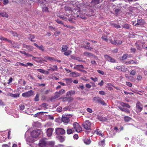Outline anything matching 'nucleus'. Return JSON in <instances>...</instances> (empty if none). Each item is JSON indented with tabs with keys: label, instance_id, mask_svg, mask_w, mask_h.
<instances>
[{
	"label": "nucleus",
	"instance_id": "obj_62",
	"mask_svg": "<svg viewBox=\"0 0 147 147\" xmlns=\"http://www.w3.org/2000/svg\"><path fill=\"white\" fill-rule=\"evenodd\" d=\"M104 82L103 80H101L100 82L98 83V85L100 86H102L104 84Z\"/></svg>",
	"mask_w": 147,
	"mask_h": 147
},
{
	"label": "nucleus",
	"instance_id": "obj_14",
	"mask_svg": "<svg viewBox=\"0 0 147 147\" xmlns=\"http://www.w3.org/2000/svg\"><path fill=\"white\" fill-rule=\"evenodd\" d=\"M83 66L82 65H77L74 67V68L77 70L82 71L81 69L84 68Z\"/></svg>",
	"mask_w": 147,
	"mask_h": 147
},
{
	"label": "nucleus",
	"instance_id": "obj_16",
	"mask_svg": "<svg viewBox=\"0 0 147 147\" xmlns=\"http://www.w3.org/2000/svg\"><path fill=\"white\" fill-rule=\"evenodd\" d=\"M70 74L71 75V76L73 77H78V76L80 75L79 73L76 71L71 73Z\"/></svg>",
	"mask_w": 147,
	"mask_h": 147
},
{
	"label": "nucleus",
	"instance_id": "obj_6",
	"mask_svg": "<svg viewBox=\"0 0 147 147\" xmlns=\"http://www.w3.org/2000/svg\"><path fill=\"white\" fill-rule=\"evenodd\" d=\"M136 107L137 109V112H140L142 110V105L139 101H138L137 102Z\"/></svg>",
	"mask_w": 147,
	"mask_h": 147
},
{
	"label": "nucleus",
	"instance_id": "obj_8",
	"mask_svg": "<svg viewBox=\"0 0 147 147\" xmlns=\"http://www.w3.org/2000/svg\"><path fill=\"white\" fill-rule=\"evenodd\" d=\"M33 92L32 90H30L28 92H26L22 94V96L24 97H30L33 94Z\"/></svg>",
	"mask_w": 147,
	"mask_h": 147
},
{
	"label": "nucleus",
	"instance_id": "obj_12",
	"mask_svg": "<svg viewBox=\"0 0 147 147\" xmlns=\"http://www.w3.org/2000/svg\"><path fill=\"white\" fill-rule=\"evenodd\" d=\"M62 120L65 123H67L69 121V118L68 117L65 115L62 116Z\"/></svg>",
	"mask_w": 147,
	"mask_h": 147
},
{
	"label": "nucleus",
	"instance_id": "obj_51",
	"mask_svg": "<svg viewBox=\"0 0 147 147\" xmlns=\"http://www.w3.org/2000/svg\"><path fill=\"white\" fill-rule=\"evenodd\" d=\"M40 57H33L32 59L35 60L36 61H37V60H40Z\"/></svg>",
	"mask_w": 147,
	"mask_h": 147
},
{
	"label": "nucleus",
	"instance_id": "obj_48",
	"mask_svg": "<svg viewBox=\"0 0 147 147\" xmlns=\"http://www.w3.org/2000/svg\"><path fill=\"white\" fill-rule=\"evenodd\" d=\"M127 70L126 68H125L124 66H122L121 71H122L126 72L127 71Z\"/></svg>",
	"mask_w": 147,
	"mask_h": 147
},
{
	"label": "nucleus",
	"instance_id": "obj_20",
	"mask_svg": "<svg viewBox=\"0 0 147 147\" xmlns=\"http://www.w3.org/2000/svg\"><path fill=\"white\" fill-rule=\"evenodd\" d=\"M107 38V36L105 34L103 35L102 37V39L106 41L109 42V39H111V37L110 38Z\"/></svg>",
	"mask_w": 147,
	"mask_h": 147
},
{
	"label": "nucleus",
	"instance_id": "obj_42",
	"mask_svg": "<svg viewBox=\"0 0 147 147\" xmlns=\"http://www.w3.org/2000/svg\"><path fill=\"white\" fill-rule=\"evenodd\" d=\"M124 119L125 121L128 122L131 119V118L128 116H125L124 117Z\"/></svg>",
	"mask_w": 147,
	"mask_h": 147
},
{
	"label": "nucleus",
	"instance_id": "obj_56",
	"mask_svg": "<svg viewBox=\"0 0 147 147\" xmlns=\"http://www.w3.org/2000/svg\"><path fill=\"white\" fill-rule=\"evenodd\" d=\"M142 78V77L140 75H138L137 77V79L138 80H140Z\"/></svg>",
	"mask_w": 147,
	"mask_h": 147
},
{
	"label": "nucleus",
	"instance_id": "obj_41",
	"mask_svg": "<svg viewBox=\"0 0 147 147\" xmlns=\"http://www.w3.org/2000/svg\"><path fill=\"white\" fill-rule=\"evenodd\" d=\"M98 119L100 121H105L107 120V119L105 117H98Z\"/></svg>",
	"mask_w": 147,
	"mask_h": 147
},
{
	"label": "nucleus",
	"instance_id": "obj_10",
	"mask_svg": "<svg viewBox=\"0 0 147 147\" xmlns=\"http://www.w3.org/2000/svg\"><path fill=\"white\" fill-rule=\"evenodd\" d=\"M109 42L111 43L112 44L115 45H120L122 43V41L119 40H114L113 41L112 39H109Z\"/></svg>",
	"mask_w": 147,
	"mask_h": 147
},
{
	"label": "nucleus",
	"instance_id": "obj_64",
	"mask_svg": "<svg viewBox=\"0 0 147 147\" xmlns=\"http://www.w3.org/2000/svg\"><path fill=\"white\" fill-rule=\"evenodd\" d=\"M60 33V32L59 31L56 32L55 33L54 35L56 36H58Z\"/></svg>",
	"mask_w": 147,
	"mask_h": 147
},
{
	"label": "nucleus",
	"instance_id": "obj_54",
	"mask_svg": "<svg viewBox=\"0 0 147 147\" xmlns=\"http://www.w3.org/2000/svg\"><path fill=\"white\" fill-rule=\"evenodd\" d=\"M99 103L101 104L102 105H107L106 104L105 102L103 100L101 99L100 100V101Z\"/></svg>",
	"mask_w": 147,
	"mask_h": 147
},
{
	"label": "nucleus",
	"instance_id": "obj_31",
	"mask_svg": "<svg viewBox=\"0 0 147 147\" xmlns=\"http://www.w3.org/2000/svg\"><path fill=\"white\" fill-rule=\"evenodd\" d=\"M137 22V23L135 25V26L137 25H142L143 24V22L140 20H138Z\"/></svg>",
	"mask_w": 147,
	"mask_h": 147
},
{
	"label": "nucleus",
	"instance_id": "obj_44",
	"mask_svg": "<svg viewBox=\"0 0 147 147\" xmlns=\"http://www.w3.org/2000/svg\"><path fill=\"white\" fill-rule=\"evenodd\" d=\"M58 92L61 95L64 94L65 92V91L63 89H61Z\"/></svg>",
	"mask_w": 147,
	"mask_h": 147
},
{
	"label": "nucleus",
	"instance_id": "obj_9",
	"mask_svg": "<svg viewBox=\"0 0 147 147\" xmlns=\"http://www.w3.org/2000/svg\"><path fill=\"white\" fill-rule=\"evenodd\" d=\"M106 60L112 63H114L116 62L115 60L114 59L107 55H105L104 56Z\"/></svg>",
	"mask_w": 147,
	"mask_h": 147
},
{
	"label": "nucleus",
	"instance_id": "obj_19",
	"mask_svg": "<svg viewBox=\"0 0 147 147\" xmlns=\"http://www.w3.org/2000/svg\"><path fill=\"white\" fill-rule=\"evenodd\" d=\"M0 16L5 18H8V15L5 12H0Z\"/></svg>",
	"mask_w": 147,
	"mask_h": 147
},
{
	"label": "nucleus",
	"instance_id": "obj_1",
	"mask_svg": "<svg viewBox=\"0 0 147 147\" xmlns=\"http://www.w3.org/2000/svg\"><path fill=\"white\" fill-rule=\"evenodd\" d=\"M42 131L40 129L34 130L31 134V136L28 138L27 137L28 132H26L25 134V137L26 138L27 144L31 146L32 144L35 140V138L38 137L40 135H42Z\"/></svg>",
	"mask_w": 147,
	"mask_h": 147
},
{
	"label": "nucleus",
	"instance_id": "obj_46",
	"mask_svg": "<svg viewBox=\"0 0 147 147\" xmlns=\"http://www.w3.org/2000/svg\"><path fill=\"white\" fill-rule=\"evenodd\" d=\"M0 39L1 40H3L5 41H9L7 39L2 36H1L0 37Z\"/></svg>",
	"mask_w": 147,
	"mask_h": 147
},
{
	"label": "nucleus",
	"instance_id": "obj_23",
	"mask_svg": "<svg viewBox=\"0 0 147 147\" xmlns=\"http://www.w3.org/2000/svg\"><path fill=\"white\" fill-rule=\"evenodd\" d=\"M95 133L101 136H103L104 134L102 132L98 129L96 130L95 131Z\"/></svg>",
	"mask_w": 147,
	"mask_h": 147
},
{
	"label": "nucleus",
	"instance_id": "obj_59",
	"mask_svg": "<svg viewBox=\"0 0 147 147\" xmlns=\"http://www.w3.org/2000/svg\"><path fill=\"white\" fill-rule=\"evenodd\" d=\"M114 26L117 28H121V26H120L118 25L117 24H114Z\"/></svg>",
	"mask_w": 147,
	"mask_h": 147
},
{
	"label": "nucleus",
	"instance_id": "obj_35",
	"mask_svg": "<svg viewBox=\"0 0 147 147\" xmlns=\"http://www.w3.org/2000/svg\"><path fill=\"white\" fill-rule=\"evenodd\" d=\"M100 0H92L91 3L94 5L97 4L99 3Z\"/></svg>",
	"mask_w": 147,
	"mask_h": 147
},
{
	"label": "nucleus",
	"instance_id": "obj_32",
	"mask_svg": "<svg viewBox=\"0 0 147 147\" xmlns=\"http://www.w3.org/2000/svg\"><path fill=\"white\" fill-rule=\"evenodd\" d=\"M51 69H49V70H52L53 71H57V65H54L53 67L51 68Z\"/></svg>",
	"mask_w": 147,
	"mask_h": 147
},
{
	"label": "nucleus",
	"instance_id": "obj_4",
	"mask_svg": "<svg viewBox=\"0 0 147 147\" xmlns=\"http://www.w3.org/2000/svg\"><path fill=\"white\" fill-rule=\"evenodd\" d=\"M73 128L77 132H80L82 131V129L79 124L76 122H74L73 124Z\"/></svg>",
	"mask_w": 147,
	"mask_h": 147
},
{
	"label": "nucleus",
	"instance_id": "obj_49",
	"mask_svg": "<svg viewBox=\"0 0 147 147\" xmlns=\"http://www.w3.org/2000/svg\"><path fill=\"white\" fill-rule=\"evenodd\" d=\"M39 95L38 94H37L34 98V100L36 101H38L39 100Z\"/></svg>",
	"mask_w": 147,
	"mask_h": 147
},
{
	"label": "nucleus",
	"instance_id": "obj_28",
	"mask_svg": "<svg viewBox=\"0 0 147 147\" xmlns=\"http://www.w3.org/2000/svg\"><path fill=\"white\" fill-rule=\"evenodd\" d=\"M44 57L46 60H49L50 61L55 60V59L54 58L51 57H49L46 56Z\"/></svg>",
	"mask_w": 147,
	"mask_h": 147
},
{
	"label": "nucleus",
	"instance_id": "obj_58",
	"mask_svg": "<svg viewBox=\"0 0 147 147\" xmlns=\"http://www.w3.org/2000/svg\"><path fill=\"white\" fill-rule=\"evenodd\" d=\"M86 87L88 88H90L91 87V86L89 84H86Z\"/></svg>",
	"mask_w": 147,
	"mask_h": 147
},
{
	"label": "nucleus",
	"instance_id": "obj_33",
	"mask_svg": "<svg viewBox=\"0 0 147 147\" xmlns=\"http://www.w3.org/2000/svg\"><path fill=\"white\" fill-rule=\"evenodd\" d=\"M68 49V47L66 46L63 45L62 46L61 51L62 52L65 51Z\"/></svg>",
	"mask_w": 147,
	"mask_h": 147
},
{
	"label": "nucleus",
	"instance_id": "obj_60",
	"mask_svg": "<svg viewBox=\"0 0 147 147\" xmlns=\"http://www.w3.org/2000/svg\"><path fill=\"white\" fill-rule=\"evenodd\" d=\"M49 28L50 30L51 31H55L56 30V29L55 28L53 27L52 26H49Z\"/></svg>",
	"mask_w": 147,
	"mask_h": 147
},
{
	"label": "nucleus",
	"instance_id": "obj_11",
	"mask_svg": "<svg viewBox=\"0 0 147 147\" xmlns=\"http://www.w3.org/2000/svg\"><path fill=\"white\" fill-rule=\"evenodd\" d=\"M113 10L115 12V13L116 15H118V13L119 12L121 8L117 6L116 5H113Z\"/></svg>",
	"mask_w": 147,
	"mask_h": 147
},
{
	"label": "nucleus",
	"instance_id": "obj_47",
	"mask_svg": "<svg viewBox=\"0 0 147 147\" xmlns=\"http://www.w3.org/2000/svg\"><path fill=\"white\" fill-rule=\"evenodd\" d=\"M19 108L21 110H23L24 109L25 107L24 105H19Z\"/></svg>",
	"mask_w": 147,
	"mask_h": 147
},
{
	"label": "nucleus",
	"instance_id": "obj_61",
	"mask_svg": "<svg viewBox=\"0 0 147 147\" xmlns=\"http://www.w3.org/2000/svg\"><path fill=\"white\" fill-rule=\"evenodd\" d=\"M9 3V1L8 0H3V4L5 5L8 4Z\"/></svg>",
	"mask_w": 147,
	"mask_h": 147
},
{
	"label": "nucleus",
	"instance_id": "obj_63",
	"mask_svg": "<svg viewBox=\"0 0 147 147\" xmlns=\"http://www.w3.org/2000/svg\"><path fill=\"white\" fill-rule=\"evenodd\" d=\"M48 9L47 7H43L42 8V11H48Z\"/></svg>",
	"mask_w": 147,
	"mask_h": 147
},
{
	"label": "nucleus",
	"instance_id": "obj_22",
	"mask_svg": "<svg viewBox=\"0 0 147 147\" xmlns=\"http://www.w3.org/2000/svg\"><path fill=\"white\" fill-rule=\"evenodd\" d=\"M119 108L122 111H124L128 113H130L129 110L128 109L124 108H122L120 107H119Z\"/></svg>",
	"mask_w": 147,
	"mask_h": 147
},
{
	"label": "nucleus",
	"instance_id": "obj_55",
	"mask_svg": "<svg viewBox=\"0 0 147 147\" xmlns=\"http://www.w3.org/2000/svg\"><path fill=\"white\" fill-rule=\"evenodd\" d=\"M97 72L99 73L100 74L102 75H103L104 74V71H102L98 70H97Z\"/></svg>",
	"mask_w": 147,
	"mask_h": 147
},
{
	"label": "nucleus",
	"instance_id": "obj_29",
	"mask_svg": "<svg viewBox=\"0 0 147 147\" xmlns=\"http://www.w3.org/2000/svg\"><path fill=\"white\" fill-rule=\"evenodd\" d=\"M131 57L130 55H128L127 54H124L122 57V59L124 60L126 59L128 57Z\"/></svg>",
	"mask_w": 147,
	"mask_h": 147
},
{
	"label": "nucleus",
	"instance_id": "obj_27",
	"mask_svg": "<svg viewBox=\"0 0 147 147\" xmlns=\"http://www.w3.org/2000/svg\"><path fill=\"white\" fill-rule=\"evenodd\" d=\"M64 80L66 81L67 84H69L72 82V79L71 78H65Z\"/></svg>",
	"mask_w": 147,
	"mask_h": 147
},
{
	"label": "nucleus",
	"instance_id": "obj_18",
	"mask_svg": "<svg viewBox=\"0 0 147 147\" xmlns=\"http://www.w3.org/2000/svg\"><path fill=\"white\" fill-rule=\"evenodd\" d=\"M75 132V130H74V128H72L71 129H67V132L68 134H70L74 133Z\"/></svg>",
	"mask_w": 147,
	"mask_h": 147
},
{
	"label": "nucleus",
	"instance_id": "obj_52",
	"mask_svg": "<svg viewBox=\"0 0 147 147\" xmlns=\"http://www.w3.org/2000/svg\"><path fill=\"white\" fill-rule=\"evenodd\" d=\"M126 84L127 86L129 87H131L132 86V84L131 82H126Z\"/></svg>",
	"mask_w": 147,
	"mask_h": 147
},
{
	"label": "nucleus",
	"instance_id": "obj_39",
	"mask_svg": "<svg viewBox=\"0 0 147 147\" xmlns=\"http://www.w3.org/2000/svg\"><path fill=\"white\" fill-rule=\"evenodd\" d=\"M60 95L59 93L58 92H57L55 94L54 96V98L55 99L56 98L60 96Z\"/></svg>",
	"mask_w": 147,
	"mask_h": 147
},
{
	"label": "nucleus",
	"instance_id": "obj_13",
	"mask_svg": "<svg viewBox=\"0 0 147 147\" xmlns=\"http://www.w3.org/2000/svg\"><path fill=\"white\" fill-rule=\"evenodd\" d=\"M53 129L51 128H49L47 130V134L48 137L51 136L52 134Z\"/></svg>",
	"mask_w": 147,
	"mask_h": 147
},
{
	"label": "nucleus",
	"instance_id": "obj_2",
	"mask_svg": "<svg viewBox=\"0 0 147 147\" xmlns=\"http://www.w3.org/2000/svg\"><path fill=\"white\" fill-rule=\"evenodd\" d=\"M10 131H4L0 132V142L5 141L7 137H9Z\"/></svg>",
	"mask_w": 147,
	"mask_h": 147
},
{
	"label": "nucleus",
	"instance_id": "obj_5",
	"mask_svg": "<svg viewBox=\"0 0 147 147\" xmlns=\"http://www.w3.org/2000/svg\"><path fill=\"white\" fill-rule=\"evenodd\" d=\"M39 146L40 147H45L47 146V142L44 139H42L40 141Z\"/></svg>",
	"mask_w": 147,
	"mask_h": 147
},
{
	"label": "nucleus",
	"instance_id": "obj_17",
	"mask_svg": "<svg viewBox=\"0 0 147 147\" xmlns=\"http://www.w3.org/2000/svg\"><path fill=\"white\" fill-rule=\"evenodd\" d=\"M37 70L40 72L44 74H49V72L47 71L41 69H38Z\"/></svg>",
	"mask_w": 147,
	"mask_h": 147
},
{
	"label": "nucleus",
	"instance_id": "obj_25",
	"mask_svg": "<svg viewBox=\"0 0 147 147\" xmlns=\"http://www.w3.org/2000/svg\"><path fill=\"white\" fill-rule=\"evenodd\" d=\"M33 126L36 127H39L41 126V125L40 123L38 121H37L34 123Z\"/></svg>",
	"mask_w": 147,
	"mask_h": 147
},
{
	"label": "nucleus",
	"instance_id": "obj_7",
	"mask_svg": "<svg viewBox=\"0 0 147 147\" xmlns=\"http://www.w3.org/2000/svg\"><path fill=\"white\" fill-rule=\"evenodd\" d=\"M55 132L57 134H63L65 133V131L63 128H57L55 129Z\"/></svg>",
	"mask_w": 147,
	"mask_h": 147
},
{
	"label": "nucleus",
	"instance_id": "obj_37",
	"mask_svg": "<svg viewBox=\"0 0 147 147\" xmlns=\"http://www.w3.org/2000/svg\"><path fill=\"white\" fill-rule=\"evenodd\" d=\"M64 100H67L69 102L73 100V98L71 97H70L68 98L65 97L63 98Z\"/></svg>",
	"mask_w": 147,
	"mask_h": 147
},
{
	"label": "nucleus",
	"instance_id": "obj_34",
	"mask_svg": "<svg viewBox=\"0 0 147 147\" xmlns=\"http://www.w3.org/2000/svg\"><path fill=\"white\" fill-rule=\"evenodd\" d=\"M122 27L124 28L129 29L130 28V25L127 24H124L123 25Z\"/></svg>",
	"mask_w": 147,
	"mask_h": 147
},
{
	"label": "nucleus",
	"instance_id": "obj_3",
	"mask_svg": "<svg viewBox=\"0 0 147 147\" xmlns=\"http://www.w3.org/2000/svg\"><path fill=\"white\" fill-rule=\"evenodd\" d=\"M92 125V123L89 120H86L82 124V125L84 128L88 130H91V127Z\"/></svg>",
	"mask_w": 147,
	"mask_h": 147
},
{
	"label": "nucleus",
	"instance_id": "obj_40",
	"mask_svg": "<svg viewBox=\"0 0 147 147\" xmlns=\"http://www.w3.org/2000/svg\"><path fill=\"white\" fill-rule=\"evenodd\" d=\"M71 51L70 50H68L66 51H65L64 53V54L66 56H68L70 55L71 53Z\"/></svg>",
	"mask_w": 147,
	"mask_h": 147
},
{
	"label": "nucleus",
	"instance_id": "obj_45",
	"mask_svg": "<svg viewBox=\"0 0 147 147\" xmlns=\"http://www.w3.org/2000/svg\"><path fill=\"white\" fill-rule=\"evenodd\" d=\"M65 9L66 11H69L70 12H71V13H72V11L71 10V9L70 7H65ZM69 13H70V12H69Z\"/></svg>",
	"mask_w": 147,
	"mask_h": 147
},
{
	"label": "nucleus",
	"instance_id": "obj_24",
	"mask_svg": "<svg viewBox=\"0 0 147 147\" xmlns=\"http://www.w3.org/2000/svg\"><path fill=\"white\" fill-rule=\"evenodd\" d=\"M58 139L61 142H64L65 140V137L62 136H58Z\"/></svg>",
	"mask_w": 147,
	"mask_h": 147
},
{
	"label": "nucleus",
	"instance_id": "obj_53",
	"mask_svg": "<svg viewBox=\"0 0 147 147\" xmlns=\"http://www.w3.org/2000/svg\"><path fill=\"white\" fill-rule=\"evenodd\" d=\"M50 92H52V90L51 89H49V90H46L45 92V94H48Z\"/></svg>",
	"mask_w": 147,
	"mask_h": 147
},
{
	"label": "nucleus",
	"instance_id": "obj_57",
	"mask_svg": "<svg viewBox=\"0 0 147 147\" xmlns=\"http://www.w3.org/2000/svg\"><path fill=\"white\" fill-rule=\"evenodd\" d=\"M38 48L40 50L42 51H43L44 49V47L42 46H38Z\"/></svg>",
	"mask_w": 147,
	"mask_h": 147
},
{
	"label": "nucleus",
	"instance_id": "obj_36",
	"mask_svg": "<svg viewBox=\"0 0 147 147\" xmlns=\"http://www.w3.org/2000/svg\"><path fill=\"white\" fill-rule=\"evenodd\" d=\"M10 96L13 97L14 98H16L17 97H18L19 96V94H14L12 93L10 94Z\"/></svg>",
	"mask_w": 147,
	"mask_h": 147
},
{
	"label": "nucleus",
	"instance_id": "obj_21",
	"mask_svg": "<svg viewBox=\"0 0 147 147\" xmlns=\"http://www.w3.org/2000/svg\"><path fill=\"white\" fill-rule=\"evenodd\" d=\"M84 143L87 145L89 144L91 142V140L90 139H85L84 140Z\"/></svg>",
	"mask_w": 147,
	"mask_h": 147
},
{
	"label": "nucleus",
	"instance_id": "obj_38",
	"mask_svg": "<svg viewBox=\"0 0 147 147\" xmlns=\"http://www.w3.org/2000/svg\"><path fill=\"white\" fill-rule=\"evenodd\" d=\"M104 140H103L99 142V144L102 147H103L105 145Z\"/></svg>",
	"mask_w": 147,
	"mask_h": 147
},
{
	"label": "nucleus",
	"instance_id": "obj_43",
	"mask_svg": "<svg viewBox=\"0 0 147 147\" xmlns=\"http://www.w3.org/2000/svg\"><path fill=\"white\" fill-rule=\"evenodd\" d=\"M84 54L85 56H87L88 57H90L92 56V55L91 53L87 52H84Z\"/></svg>",
	"mask_w": 147,
	"mask_h": 147
},
{
	"label": "nucleus",
	"instance_id": "obj_15",
	"mask_svg": "<svg viewBox=\"0 0 147 147\" xmlns=\"http://www.w3.org/2000/svg\"><path fill=\"white\" fill-rule=\"evenodd\" d=\"M75 94V92L74 90H70L68 92L66 93V96H71L73 95H74Z\"/></svg>",
	"mask_w": 147,
	"mask_h": 147
},
{
	"label": "nucleus",
	"instance_id": "obj_30",
	"mask_svg": "<svg viewBox=\"0 0 147 147\" xmlns=\"http://www.w3.org/2000/svg\"><path fill=\"white\" fill-rule=\"evenodd\" d=\"M55 144V142L52 141H49L47 142V146L48 147L49 146H53Z\"/></svg>",
	"mask_w": 147,
	"mask_h": 147
},
{
	"label": "nucleus",
	"instance_id": "obj_50",
	"mask_svg": "<svg viewBox=\"0 0 147 147\" xmlns=\"http://www.w3.org/2000/svg\"><path fill=\"white\" fill-rule=\"evenodd\" d=\"M90 79L93 81L94 82H96L98 80V79L97 78L95 77L94 78L93 77H91L90 78Z\"/></svg>",
	"mask_w": 147,
	"mask_h": 147
},
{
	"label": "nucleus",
	"instance_id": "obj_26",
	"mask_svg": "<svg viewBox=\"0 0 147 147\" xmlns=\"http://www.w3.org/2000/svg\"><path fill=\"white\" fill-rule=\"evenodd\" d=\"M101 99L100 98L98 97H94L93 98V100L95 101L96 102H98L99 103Z\"/></svg>",
	"mask_w": 147,
	"mask_h": 147
}]
</instances>
